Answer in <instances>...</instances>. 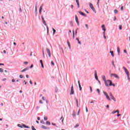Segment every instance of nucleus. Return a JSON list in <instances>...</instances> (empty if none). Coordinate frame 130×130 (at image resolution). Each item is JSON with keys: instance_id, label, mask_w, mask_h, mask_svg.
Here are the masks:
<instances>
[{"instance_id": "1", "label": "nucleus", "mask_w": 130, "mask_h": 130, "mask_svg": "<svg viewBox=\"0 0 130 130\" xmlns=\"http://www.w3.org/2000/svg\"><path fill=\"white\" fill-rule=\"evenodd\" d=\"M102 79L103 81L105 82V85L107 87V88H109V85H108V83H107V80L106 81V77L105 76H102Z\"/></svg>"}, {"instance_id": "2", "label": "nucleus", "mask_w": 130, "mask_h": 130, "mask_svg": "<svg viewBox=\"0 0 130 130\" xmlns=\"http://www.w3.org/2000/svg\"><path fill=\"white\" fill-rule=\"evenodd\" d=\"M42 22H43V23L44 24V25H45V26H46L47 35H49V28H48V26H47V24H46V21H45V20H43Z\"/></svg>"}, {"instance_id": "3", "label": "nucleus", "mask_w": 130, "mask_h": 130, "mask_svg": "<svg viewBox=\"0 0 130 130\" xmlns=\"http://www.w3.org/2000/svg\"><path fill=\"white\" fill-rule=\"evenodd\" d=\"M107 83H109V85L108 84L109 87L110 86H113V87H115V84L114 83H112V81L111 80H107Z\"/></svg>"}, {"instance_id": "4", "label": "nucleus", "mask_w": 130, "mask_h": 130, "mask_svg": "<svg viewBox=\"0 0 130 130\" xmlns=\"http://www.w3.org/2000/svg\"><path fill=\"white\" fill-rule=\"evenodd\" d=\"M89 7L90 9L94 12V13H96V10H95V8H94V6H93V4L91 3H89Z\"/></svg>"}, {"instance_id": "5", "label": "nucleus", "mask_w": 130, "mask_h": 130, "mask_svg": "<svg viewBox=\"0 0 130 130\" xmlns=\"http://www.w3.org/2000/svg\"><path fill=\"white\" fill-rule=\"evenodd\" d=\"M103 93H104V94L105 95V96H106V99L109 101H110V100H111V99H110V97H109V95H108V94H107V93L104 91H103Z\"/></svg>"}, {"instance_id": "6", "label": "nucleus", "mask_w": 130, "mask_h": 130, "mask_svg": "<svg viewBox=\"0 0 130 130\" xmlns=\"http://www.w3.org/2000/svg\"><path fill=\"white\" fill-rule=\"evenodd\" d=\"M74 94H75V92H74V86L72 84L71 88V92L70 93V95H74Z\"/></svg>"}, {"instance_id": "7", "label": "nucleus", "mask_w": 130, "mask_h": 130, "mask_svg": "<svg viewBox=\"0 0 130 130\" xmlns=\"http://www.w3.org/2000/svg\"><path fill=\"white\" fill-rule=\"evenodd\" d=\"M122 68L124 70V71H125V73L126 75H129V72H128V70H127V69L125 67H123Z\"/></svg>"}, {"instance_id": "8", "label": "nucleus", "mask_w": 130, "mask_h": 130, "mask_svg": "<svg viewBox=\"0 0 130 130\" xmlns=\"http://www.w3.org/2000/svg\"><path fill=\"white\" fill-rule=\"evenodd\" d=\"M94 77L96 81H98L99 80L98 79V76L97 75V71L96 70L94 71Z\"/></svg>"}, {"instance_id": "9", "label": "nucleus", "mask_w": 130, "mask_h": 130, "mask_svg": "<svg viewBox=\"0 0 130 130\" xmlns=\"http://www.w3.org/2000/svg\"><path fill=\"white\" fill-rule=\"evenodd\" d=\"M46 50H47V52L48 53V56L50 57V56H51V53L50 52V50H49V49L48 48H47Z\"/></svg>"}, {"instance_id": "10", "label": "nucleus", "mask_w": 130, "mask_h": 130, "mask_svg": "<svg viewBox=\"0 0 130 130\" xmlns=\"http://www.w3.org/2000/svg\"><path fill=\"white\" fill-rule=\"evenodd\" d=\"M78 13L80 14V15H81V16H83V17H87L86 14L82 11H78Z\"/></svg>"}, {"instance_id": "11", "label": "nucleus", "mask_w": 130, "mask_h": 130, "mask_svg": "<svg viewBox=\"0 0 130 130\" xmlns=\"http://www.w3.org/2000/svg\"><path fill=\"white\" fill-rule=\"evenodd\" d=\"M112 76H113V77H114L115 78H116V79H118L119 77H118V75H117L116 74H111V77H112Z\"/></svg>"}, {"instance_id": "12", "label": "nucleus", "mask_w": 130, "mask_h": 130, "mask_svg": "<svg viewBox=\"0 0 130 130\" xmlns=\"http://www.w3.org/2000/svg\"><path fill=\"white\" fill-rule=\"evenodd\" d=\"M42 128H43L44 129H50V128L49 127H47L46 126H44L42 125L41 126Z\"/></svg>"}, {"instance_id": "13", "label": "nucleus", "mask_w": 130, "mask_h": 130, "mask_svg": "<svg viewBox=\"0 0 130 130\" xmlns=\"http://www.w3.org/2000/svg\"><path fill=\"white\" fill-rule=\"evenodd\" d=\"M79 88V91H82V86H81V83H80V80L78 81Z\"/></svg>"}, {"instance_id": "14", "label": "nucleus", "mask_w": 130, "mask_h": 130, "mask_svg": "<svg viewBox=\"0 0 130 130\" xmlns=\"http://www.w3.org/2000/svg\"><path fill=\"white\" fill-rule=\"evenodd\" d=\"M28 70H29V67H27L24 69L23 70H22L21 71V73H24V72H26V71H28Z\"/></svg>"}, {"instance_id": "15", "label": "nucleus", "mask_w": 130, "mask_h": 130, "mask_svg": "<svg viewBox=\"0 0 130 130\" xmlns=\"http://www.w3.org/2000/svg\"><path fill=\"white\" fill-rule=\"evenodd\" d=\"M75 1L78 6V8H80V2H79V0H75Z\"/></svg>"}, {"instance_id": "16", "label": "nucleus", "mask_w": 130, "mask_h": 130, "mask_svg": "<svg viewBox=\"0 0 130 130\" xmlns=\"http://www.w3.org/2000/svg\"><path fill=\"white\" fill-rule=\"evenodd\" d=\"M117 52H118V55H120V49H119V47H117Z\"/></svg>"}, {"instance_id": "17", "label": "nucleus", "mask_w": 130, "mask_h": 130, "mask_svg": "<svg viewBox=\"0 0 130 130\" xmlns=\"http://www.w3.org/2000/svg\"><path fill=\"white\" fill-rule=\"evenodd\" d=\"M35 13H36V16H37V4H36V6H35Z\"/></svg>"}, {"instance_id": "18", "label": "nucleus", "mask_w": 130, "mask_h": 130, "mask_svg": "<svg viewBox=\"0 0 130 130\" xmlns=\"http://www.w3.org/2000/svg\"><path fill=\"white\" fill-rule=\"evenodd\" d=\"M67 44H68L70 49H71V44H70V41H69V40H67Z\"/></svg>"}, {"instance_id": "19", "label": "nucleus", "mask_w": 130, "mask_h": 130, "mask_svg": "<svg viewBox=\"0 0 130 130\" xmlns=\"http://www.w3.org/2000/svg\"><path fill=\"white\" fill-rule=\"evenodd\" d=\"M75 21L76 22H79V18H78L77 15H75Z\"/></svg>"}, {"instance_id": "20", "label": "nucleus", "mask_w": 130, "mask_h": 130, "mask_svg": "<svg viewBox=\"0 0 130 130\" xmlns=\"http://www.w3.org/2000/svg\"><path fill=\"white\" fill-rule=\"evenodd\" d=\"M72 32H73V39H75V30H72Z\"/></svg>"}, {"instance_id": "21", "label": "nucleus", "mask_w": 130, "mask_h": 130, "mask_svg": "<svg viewBox=\"0 0 130 130\" xmlns=\"http://www.w3.org/2000/svg\"><path fill=\"white\" fill-rule=\"evenodd\" d=\"M111 98L112 100H113V101H114L115 102H116V99H115V98H114L113 95Z\"/></svg>"}, {"instance_id": "22", "label": "nucleus", "mask_w": 130, "mask_h": 130, "mask_svg": "<svg viewBox=\"0 0 130 130\" xmlns=\"http://www.w3.org/2000/svg\"><path fill=\"white\" fill-rule=\"evenodd\" d=\"M110 53H111V56L113 57L114 56V53L113 51H110Z\"/></svg>"}, {"instance_id": "23", "label": "nucleus", "mask_w": 130, "mask_h": 130, "mask_svg": "<svg viewBox=\"0 0 130 130\" xmlns=\"http://www.w3.org/2000/svg\"><path fill=\"white\" fill-rule=\"evenodd\" d=\"M47 124H48V125H50L51 123H50V122L49 121H47L46 122V125H47Z\"/></svg>"}, {"instance_id": "24", "label": "nucleus", "mask_w": 130, "mask_h": 130, "mask_svg": "<svg viewBox=\"0 0 130 130\" xmlns=\"http://www.w3.org/2000/svg\"><path fill=\"white\" fill-rule=\"evenodd\" d=\"M112 64L114 67V69H116L115 64H114V60L112 61Z\"/></svg>"}, {"instance_id": "25", "label": "nucleus", "mask_w": 130, "mask_h": 130, "mask_svg": "<svg viewBox=\"0 0 130 130\" xmlns=\"http://www.w3.org/2000/svg\"><path fill=\"white\" fill-rule=\"evenodd\" d=\"M52 29L53 30V35H54L55 34V32H56V30L54 28H53V27H52Z\"/></svg>"}, {"instance_id": "26", "label": "nucleus", "mask_w": 130, "mask_h": 130, "mask_svg": "<svg viewBox=\"0 0 130 130\" xmlns=\"http://www.w3.org/2000/svg\"><path fill=\"white\" fill-rule=\"evenodd\" d=\"M75 100L76 101V105H79V101H78V99H77V98H75Z\"/></svg>"}, {"instance_id": "27", "label": "nucleus", "mask_w": 130, "mask_h": 130, "mask_svg": "<svg viewBox=\"0 0 130 130\" xmlns=\"http://www.w3.org/2000/svg\"><path fill=\"white\" fill-rule=\"evenodd\" d=\"M17 126H18V127H20V128H23V125H21V124H18Z\"/></svg>"}, {"instance_id": "28", "label": "nucleus", "mask_w": 130, "mask_h": 130, "mask_svg": "<svg viewBox=\"0 0 130 130\" xmlns=\"http://www.w3.org/2000/svg\"><path fill=\"white\" fill-rule=\"evenodd\" d=\"M21 124L22 125V127H24V128H26L27 127V125H26V124L24 123H22Z\"/></svg>"}, {"instance_id": "29", "label": "nucleus", "mask_w": 130, "mask_h": 130, "mask_svg": "<svg viewBox=\"0 0 130 130\" xmlns=\"http://www.w3.org/2000/svg\"><path fill=\"white\" fill-rule=\"evenodd\" d=\"M76 40L78 41V44H81V41H80V40L78 38H76Z\"/></svg>"}, {"instance_id": "30", "label": "nucleus", "mask_w": 130, "mask_h": 130, "mask_svg": "<svg viewBox=\"0 0 130 130\" xmlns=\"http://www.w3.org/2000/svg\"><path fill=\"white\" fill-rule=\"evenodd\" d=\"M74 114H72L73 118H76V114H75V111H73Z\"/></svg>"}, {"instance_id": "31", "label": "nucleus", "mask_w": 130, "mask_h": 130, "mask_svg": "<svg viewBox=\"0 0 130 130\" xmlns=\"http://www.w3.org/2000/svg\"><path fill=\"white\" fill-rule=\"evenodd\" d=\"M42 52H43V56L44 58H45V55L44 54V49H43L42 50Z\"/></svg>"}, {"instance_id": "32", "label": "nucleus", "mask_w": 130, "mask_h": 130, "mask_svg": "<svg viewBox=\"0 0 130 130\" xmlns=\"http://www.w3.org/2000/svg\"><path fill=\"white\" fill-rule=\"evenodd\" d=\"M114 13L115 14H117V13H118V11L117 9H115L114 11Z\"/></svg>"}, {"instance_id": "33", "label": "nucleus", "mask_w": 130, "mask_h": 130, "mask_svg": "<svg viewBox=\"0 0 130 130\" xmlns=\"http://www.w3.org/2000/svg\"><path fill=\"white\" fill-rule=\"evenodd\" d=\"M96 91H98V94L100 95V90L99 89V88H97Z\"/></svg>"}, {"instance_id": "34", "label": "nucleus", "mask_w": 130, "mask_h": 130, "mask_svg": "<svg viewBox=\"0 0 130 130\" xmlns=\"http://www.w3.org/2000/svg\"><path fill=\"white\" fill-rule=\"evenodd\" d=\"M119 30H122V25H120L119 26Z\"/></svg>"}, {"instance_id": "35", "label": "nucleus", "mask_w": 130, "mask_h": 130, "mask_svg": "<svg viewBox=\"0 0 130 130\" xmlns=\"http://www.w3.org/2000/svg\"><path fill=\"white\" fill-rule=\"evenodd\" d=\"M41 123H42V124H45V122L43 120H41Z\"/></svg>"}, {"instance_id": "36", "label": "nucleus", "mask_w": 130, "mask_h": 130, "mask_svg": "<svg viewBox=\"0 0 130 130\" xmlns=\"http://www.w3.org/2000/svg\"><path fill=\"white\" fill-rule=\"evenodd\" d=\"M70 25L71 27H73V26H74V23H73V21H70Z\"/></svg>"}, {"instance_id": "37", "label": "nucleus", "mask_w": 130, "mask_h": 130, "mask_svg": "<svg viewBox=\"0 0 130 130\" xmlns=\"http://www.w3.org/2000/svg\"><path fill=\"white\" fill-rule=\"evenodd\" d=\"M78 30H79V28H77L76 30H75V35H77L78 33Z\"/></svg>"}, {"instance_id": "38", "label": "nucleus", "mask_w": 130, "mask_h": 130, "mask_svg": "<svg viewBox=\"0 0 130 130\" xmlns=\"http://www.w3.org/2000/svg\"><path fill=\"white\" fill-rule=\"evenodd\" d=\"M99 3H100V0H98L97 5L98 8H99Z\"/></svg>"}, {"instance_id": "39", "label": "nucleus", "mask_w": 130, "mask_h": 130, "mask_svg": "<svg viewBox=\"0 0 130 130\" xmlns=\"http://www.w3.org/2000/svg\"><path fill=\"white\" fill-rule=\"evenodd\" d=\"M0 73H4V69L3 68H0Z\"/></svg>"}, {"instance_id": "40", "label": "nucleus", "mask_w": 130, "mask_h": 130, "mask_svg": "<svg viewBox=\"0 0 130 130\" xmlns=\"http://www.w3.org/2000/svg\"><path fill=\"white\" fill-rule=\"evenodd\" d=\"M31 129L32 130H36V128H35V127L34 126H31Z\"/></svg>"}, {"instance_id": "41", "label": "nucleus", "mask_w": 130, "mask_h": 130, "mask_svg": "<svg viewBox=\"0 0 130 130\" xmlns=\"http://www.w3.org/2000/svg\"><path fill=\"white\" fill-rule=\"evenodd\" d=\"M42 5H41L40 7V9H39V11H42Z\"/></svg>"}, {"instance_id": "42", "label": "nucleus", "mask_w": 130, "mask_h": 130, "mask_svg": "<svg viewBox=\"0 0 130 130\" xmlns=\"http://www.w3.org/2000/svg\"><path fill=\"white\" fill-rule=\"evenodd\" d=\"M80 111H81V109H79L78 111V112H77V115H79L80 114Z\"/></svg>"}, {"instance_id": "43", "label": "nucleus", "mask_w": 130, "mask_h": 130, "mask_svg": "<svg viewBox=\"0 0 130 130\" xmlns=\"http://www.w3.org/2000/svg\"><path fill=\"white\" fill-rule=\"evenodd\" d=\"M60 120H61L62 122H63V117L62 116Z\"/></svg>"}, {"instance_id": "44", "label": "nucleus", "mask_w": 130, "mask_h": 130, "mask_svg": "<svg viewBox=\"0 0 130 130\" xmlns=\"http://www.w3.org/2000/svg\"><path fill=\"white\" fill-rule=\"evenodd\" d=\"M51 64L52 66H54V62H53V61H51Z\"/></svg>"}, {"instance_id": "45", "label": "nucleus", "mask_w": 130, "mask_h": 130, "mask_svg": "<svg viewBox=\"0 0 130 130\" xmlns=\"http://www.w3.org/2000/svg\"><path fill=\"white\" fill-rule=\"evenodd\" d=\"M19 13H22V8L21 7L19 8Z\"/></svg>"}, {"instance_id": "46", "label": "nucleus", "mask_w": 130, "mask_h": 130, "mask_svg": "<svg viewBox=\"0 0 130 130\" xmlns=\"http://www.w3.org/2000/svg\"><path fill=\"white\" fill-rule=\"evenodd\" d=\"M48 119V118H47V117H44V119L45 121L47 120Z\"/></svg>"}, {"instance_id": "47", "label": "nucleus", "mask_w": 130, "mask_h": 130, "mask_svg": "<svg viewBox=\"0 0 130 130\" xmlns=\"http://www.w3.org/2000/svg\"><path fill=\"white\" fill-rule=\"evenodd\" d=\"M89 88H90V92L92 93V92H93V90H92V87L89 86Z\"/></svg>"}, {"instance_id": "48", "label": "nucleus", "mask_w": 130, "mask_h": 130, "mask_svg": "<svg viewBox=\"0 0 130 130\" xmlns=\"http://www.w3.org/2000/svg\"><path fill=\"white\" fill-rule=\"evenodd\" d=\"M55 93H57V87H56L55 88Z\"/></svg>"}, {"instance_id": "49", "label": "nucleus", "mask_w": 130, "mask_h": 130, "mask_svg": "<svg viewBox=\"0 0 130 130\" xmlns=\"http://www.w3.org/2000/svg\"><path fill=\"white\" fill-rule=\"evenodd\" d=\"M41 66L42 69H44V64H43V63L41 64Z\"/></svg>"}, {"instance_id": "50", "label": "nucleus", "mask_w": 130, "mask_h": 130, "mask_svg": "<svg viewBox=\"0 0 130 130\" xmlns=\"http://www.w3.org/2000/svg\"><path fill=\"white\" fill-rule=\"evenodd\" d=\"M41 18H42V21H44V17H43V15L41 16Z\"/></svg>"}, {"instance_id": "51", "label": "nucleus", "mask_w": 130, "mask_h": 130, "mask_svg": "<svg viewBox=\"0 0 130 130\" xmlns=\"http://www.w3.org/2000/svg\"><path fill=\"white\" fill-rule=\"evenodd\" d=\"M34 67V65L33 64H31V66L29 67V69H32Z\"/></svg>"}, {"instance_id": "52", "label": "nucleus", "mask_w": 130, "mask_h": 130, "mask_svg": "<svg viewBox=\"0 0 130 130\" xmlns=\"http://www.w3.org/2000/svg\"><path fill=\"white\" fill-rule=\"evenodd\" d=\"M101 27H102V29H103V28H105V25L103 24V25H102Z\"/></svg>"}, {"instance_id": "53", "label": "nucleus", "mask_w": 130, "mask_h": 130, "mask_svg": "<svg viewBox=\"0 0 130 130\" xmlns=\"http://www.w3.org/2000/svg\"><path fill=\"white\" fill-rule=\"evenodd\" d=\"M28 63H29V62L28 61H24V64H28Z\"/></svg>"}, {"instance_id": "54", "label": "nucleus", "mask_w": 130, "mask_h": 130, "mask_svg": "<svg viewBox=\"0 0 130 130\" xmlns=\"http://www.w3.org/2000/svg\"><path fill=\"white\" fill-rule=\"evenodd\" d=\"M11 82H12V83H15V82H16V80L13 79H12V80H11Z\"/></svg>"}, {"instance_id": "55", "label": "nucleus", "mask_w": 130, "mask_h": 130, "mask_svg": "<svg viewBox=\"0 0 130 130\" xmlns=\"http://www.w3.org/2000/svg\"><path fill=\"white\" fill-rule=\"evenodd\" d=\"M19 78H20V79H23V75H19Z\"/></svg>"}, {"instance_id": "56", "label": "nucleus", "mask_w": 130, "mask_h": 130, "mask_svg": "<svg viewBox=\"0 0 130 130\" xmlns=\"http://www.w3.org/2000/svg\"><path fill=\"white\" fill-rule=\"evenodd\" d=\"M40 62L41 64L43 63V60H42V59H41V60H40Z\"/></svg>"}, {"instance_id": "57", "label": "nucleus", "mask_w": 130, "mask_h": 130, "mask_svg": "<svg viewBox=\"0 0 130 130\" xmlns=\"http://www.w3.org/2000/svg\"><path fill=\"white\" fill-rule=\"evenodd\" d=\"M39 102L41 104H43V102H42V100H40Z\"/></svg>"}, {"instance_id": "58", "label": "nucleus", "mask_w": 130, "mask_h": 130, "mask_svg": "<svg viewBox=\"0 0 130 130\" xmlns=\"http://www.w3.org/2000/svg\"><path fill=\"white\" fill-rule=\"evenodd\" d=\"M112 114H115V113H116V111H113V112H112Z\"/></svg>"}, {"instance_id": "59", "label": "nucleus", "mask_w": 130, "mask_h": 130, "mask_svg": "<svg viewBox=\"0 0 130 130\" xmlns=\"http://www.w3.org/2000/svg\"><path fill=\"white\" fill-rule=\"evenodd\" d=\"M3 82H5V81H7V78H4L2 79Z\"/></svg>"}, {"instance_id": "60", "label": "nucleus", "mask_w": 130, "mask_h": 130, "mask_svg": "<svg viewBox=\"0 0 130 130\" xmlns=\"http://www.w3.org/2000/svg\"><path fill=\"white\" fill-rule=\"evenodd\" d=\"M121 11H123V6H121L120 8Z\"/></svg>"}, {"instance_id": "61", "label": "nucleus", "mask_w": 130, "mask_h": 130, "mask_svg": "<svg viewBox=\"0 0 130 130\" xmlns=\"http://www.w3.org/2000/svg\"><path fill=\"white\" fill-rule=\"evenodd\" d=\"M85 27L87 29H89V27H88V24H85Z\"/></svg>"}, {"instance_id": "62", "label": "nucleus", "mask_w": 130, "mask_h": 130, "mask_svg": "<svg viewBox=\"0 0 130 130\" xmlns=\"http://www.w3.org/2000/svg\"><path fill=\"white\" fill-rule=\"evenodd\" d=\"M110 97H112L113 96V95H112V93H111V92H110Z\"/></svg>"}, {"instance_id": "63", "label": "nucleus", "mask_w": 130, "mask_h": 130, "mask_svg": "<svg viewBox=\"0 0 130 130\" xmlns=\"http://www.w3.org/2000/svg\"><path fill=\"white\" fill-rule=\"evenodd\" d=\"M78 126H79V124H77L75 126V128H77V127H78Z\"/></svg>"}, {"instance_id": "64", "label": "nucleus", "mask_w": 130, "mask_h": 130, "mask_svg": "<svg viewBox=\"0 0 130 130\" xmlns=\"http://www.w3.org/2000/svg\"><path fill=\"white\" fill-rule=\"evenodd\" d=\"M116 113H119V110H117L116 111Z\"/></svg>"}]
</instances>
